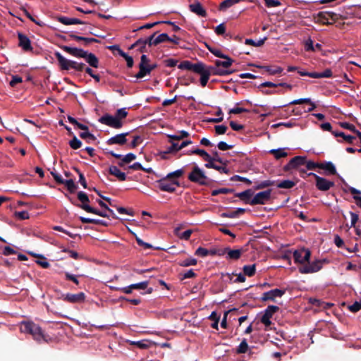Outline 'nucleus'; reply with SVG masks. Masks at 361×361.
Here are the masks:
<instances>
[{
  "instance_id": "42",
  "label": "nucleus",
  "mask_w": 361,
  "mask_h": 361,
  "mask_svg": "<svg viewBox=\"0 0 361 361\" xmlns=\"http://www.w3.org/2000/svg\"><path fill=\"white\" fill-rule=\"evenodd\" d=\"M119 55L125 59L127 63V66L128 68H132L133 66L134 61L132 56L127 54L122 49H119Z\"/></svg>"
},
{
  "instance_id": "26",
  "label": "nucleus",
  "mask_w": 361,
  "mask_h": 361,
  "mask_svg": "<svg viewBox=\"0 0 361 361\" xmlns=\"http://www.w3.org/2000/svg\"><path fill=\"white\" fill-rule=\"evenodd\" d=\"M82 58L85 59L86 62L90 66L93 68L99 67V59L94 54L89 53L88 51H85V54H84V56Z\"/></svg>"
},
{
  "instance_id": "7",
  "label": "nucleus",
  "mask_w": 361,
  "mask_h": 361,
  "mask_svg": "<svg viewBox=\"0 0 361 361\" xmlns=\"http://www.w3.org/2000/svg\"><path fill=\"white\" fill-rule=\"evenodd\" d=\"M311 257V251L305 247L296 250L293 252V259L295 263L304 265L305 263L309 262Z\"/></svg>"
},
{
  "instance_id": "39",
  "label": "nucleus",
  "mask_w": 361,
  "mask_h": 361,
  "mask_svg": "<svg viewBox=\"0 0 361 361\" xmlns=\"http://www.w3.org/2000/svg\"><path fill=\"white\" fill-rule=\"evenodd\" d=\"M295 185V183L290 180H283L276 184L279 188L290 189Z\"/></svg>"
},
{
  "instance_id": "3",
  "label": "nucleus",
  "mask_w": 361,
  "mask_h": 361,
  "mask_svg": "<svg viewBox=\"0 0 361 361\" xmlns=\"http://www.w3.org/2000/svg\"><path fill=\"white\" fill-rule=\"evenodd\" d=\"M188 178L190 182L203 186H209L213 182L212 179L205 175L204 171L197 165L192 167L191 172L188 176Z\"/></svg>"
},
{
  "instance_id": "24",
  "label": "nucleus",
  "mask_w": 361,
  "mask_h": 361,
  "mask_svg": "<svg viewBox=\"0 0 361 361\" xmlns=\"http://www.w3.org/2000/svg\"><path fill=\"white\" fill-rule=\"evenodd\" d=\"M193 72L200 74L201 77H210L209 67L202 62H197L195 63Z\"/></svg>"
},
{
  "instance_id": "64",
  "label": "nucleus",
  "mask_w": 361,
  "mask_h": 361,
  "mask_svg": "<svg viewBox=\"0 0 361 361\" xmlns=\"http://www.w3.org/2000/svg\"><path fill=\"white\" fill-rule=\"evenodd\" d=\"M214 31H215L216 34L218 35H224L225 32H226V25H225V24L224 23L219 24V25H217L215 27Z\"/></svg>"
},
{
  "instance_id": "49",
  "label": "nucleus",
  "mask_w": 361,
  "mask_h": 361,
  "mask_svg": "<svg viewBox=\"0 0 361 361\" xmlns=\"http://www.w3.org/2000/svg\"><path fill=\"white\" fill-rule=\"evenodd\" d=\"M128 111H126V108H121L118 109L115 113V116L119 120L121 121L126 118L128 116Z\"/></svg>"
},
{
  "instance_id": "34",
  "label": "nucleus",
  "mask_w": 361,
  "mask_h": 361,
  "mask_svg": "<svg viewBox=\"0 0 361 361\" xmlns=\"http://www.w3.org/2000/svg\"><path fill=\"white\" fill-rule=\"evenodd\" d=\"M61 184L65 185L71 193H74L78 188V185L75 183L73 179L64 180L63 178V183Z\"/></svg>"
},
{
  "instance_id": "41",
  "label": "nucleus",
  "mask_w": 361,
  "mask_h": 361,
  "mask_svg": "<svg viewBox=\"0 0 361 361\" xmlns=\"http://www.w3.org/2000/svg\"><path fill=\"white\" fill-rule=\"evenodd\" d=\"M30 254L32 256H35V257H38V258L40 259L39 260H37L36 262H37V264L41 266L42 268L47 269V268H49L50 267V264L47 261V259L43 255H35V254H32V253H30Z\"/></svg>"
},
{
  "instance_id": "55",
  "label": "nucleus",
  "mask_w": 361,
  "mask_h": 361,
  "mask_svg": "<svg viewBox=\"0 0 361 361\" xmlns=\"http://www.w3.org/2000/svg\"><path fill=\"white\" fill-rule=\"evenodd\" d=\"M231 181H241V182L245 183L247 185H251V183H252V181L250 179H248L245 177L240 176L238 175H235V176H232L231 178Z\"/></svg>"
},
{
  "instance_id": "63",
  "label": "nucleus",
  "mask_w": 361,
  "mask_h": 361,
  "mask_svg": "<svg viewBox=\"0 0 361 361\" xmlns=\"http://www.w3.org/2000/svg\"><path fill=\"white\" fill-rule=\"evenodd\" d=\"M348 309L352 312H357L361 310V300L355 301L353 305L348 307Z\"/></svg>"
},
{
  "instance_id": "51",
  "label": "nucleus",
  "mask_w": 361,
  "mask_h": 361,
  "mask_svg": "<svg viewBox=\"0 0 361 361\" xmlns=\"http://www.w3.org/2000/svg\"><path fill=\"white\" fill-rule=\"evenodd\" d=\"M248 350V344L247 343V341L245 338H244L240 345H238V348L237 349L238 353H245Z\"/></svg>"
},
{
  "instance_id": "10",
  "label": "nucleus",
  "mask_w": 361,
  "mask_h": 361,
  "mask_svg": "<svg viewBox=\"0 0 361 361\" xmlns=\"http://www.w3.org/2000/svg\"><path fill=\"white\" fill-rule=\"evenodd\" d=\"M271 190L269 189L257 193L250 200V205L264 204L271 199Z\"/></svg>"
},
{
  "instance_id": "62",
  "label": "nucleus",
  "mask_w": 361,
  "mask_h": 361,
  "mask_svg": "<svg viewBox=\"0 0 361 361\" xmlns=\"http://www.w3.org/2000/svg\"><path fill=\"white\" fill-rule=\"evenodd\" d=\"M306 168L308 170H314L315 169H319V163L314 162L313 161H306L305 164Z\"/></svg>"
},
{
  "instance_id": "43",
  "label": "nucleus",
  "mask_w": 361,
  "mask_h": 361,
  "mask_svg": "<svg viewBox=\"0 0 361 361\" xmlns=\"http://www.w3.org/2000/svg\"><path fill=\"white\" fill-rule=\"evenodd\" d=\"M195 66V63H192L190 61H183L178 66V68L180 69L192 71L194 70Z\"/></svg>"
},
{
  "instance_id": "14",
  "label": "nucleus",
  "mask_w": 361,
  "mask_h": 361,
  "mask_svg": "<svg viewBox=\"0 0 361 361\" xmlns=\"http://www.w3.org/2000/svg\"><path fill=\"white\" fill-rule=\"evenodd\" d=\"M62 299L70 303H82L85 300V294L82 292L76 294L66 293L62 296Z\"/></svg>"
},
{
  "instance_id": "60",
  "label": "nucleus",
  "mask_w": 361,
  "mask_h": 361,
  "mask_svg": "<svg viewBox=\"0 0 361 361\" xmlns=\"http://www.w3.org/2000/svg\"><path fill=\"white\" fill-rule=\"evenodd\" d=\"M195 255L199 257H204L209 255V250L206 248L200 247L195 250Z\"/></svg>"
},
{
  "instance_id": "57",
  "label": "nucleus",
  "mask_w": 361,
  "mask_h": 361,
  "mask_svg": "<svg viewBox=\"0 0 361 361\" xmlns=\"http://www.w3.org/2000/svg\"><path fill=\"white\" fill-rule=\"evenodd\" d=\"M216 115L218 116V118H210L208 120V121L212 123H220L223 121V112L220 108H219Z\"/></svg>"
},
{
  "instance_id": "23",
  "label": "nucleus",
  "mask_w": 361,
  "mask_h": 361,
  "mask_svg": "<svg viewBox=\"0 0 361 361\" xmlns=\"http://www.w3.org/2000/svg\"><path fill=\"white\" fill-rule=\"evenodd\" d=\"M189 9L191 12L195 13L196 15L205 18L207 16V13L206 10L203 8L202 4L199 1H196L194 4L189 5Z\"/></svg>"
},
{
  "instance_id": "1",
  "label": "nucleus",
  "mask_w": 361,
  "mask_h": 361,
  "mask_svg": "<svg viewBox=\"0 0 361 361\" xmlns=\"http://www.w3.org/2000/svg\"><path fill=\"white\" fill-rule=\"evenodd\" d=\"M78 199L80 201L81 204H76L73 202L72 203L80 207V209L85 210L86 212L97 214L98 216H102V217H109V215L107 214L106 212L100 211L99 209H97L89 205L90 199L87 195L82 191H80L77 194Z\"/></svg>"
},
{
  "instance_id": "32",
  "label": "nucleus",
  "mask_w": 361,
  "mask_h": 361,
  "mask_svg": "<svg viewBox=\"0 0 361 361\" xmlns=\"http://www.w3.org/2000/svg\"><path fill=\"white\" fill-rule=\"evenodd\" d=\"M223 59L225 60L224 61H220V60L215 61V65L217 67L222 66L224 68H227L230 67L232 65V63H233V60L227 55H226V58H223Z\"/></svg>"
},
{
  "instance_id": "28",
  "label": "nucleus",
  "mask_w": 361,
  "mask_h": 361,
  "mask_svg": "<svg viewBox=\"0 0 361 361\" xmlns=\"http://www.w3.org/2000/svg\"><path fill=\"white\" fill-rule=\"evenodd\" d=\"M250 66H255L257 68L264 69L265 71L269 73L270 75H276V74H281L283 71V68L276 66V67H271L268 66H259V65H255V64H250Z\"/></svg>"
},
{
  "instance_id": "52",
  "label": "nucleus",
  "mask_w": 361,
  "mask_h": 361,
  "mask_svg": "<svg viewBox=\"0 0 361 361\" xmlns=\"http://www.w3.org/2000/svg\"><path fill=\"white\" fill-rule=\"evenodd\" d=\"M169 39L171 37L166 33H162L155 38V44L158 45Z\"/></svg>"
},
{
  "instance_id": "19",
  "label": "nucleus",
  "mask_w": 361,
  "mask_h": 361,
  "mask_svg": "<svg viewBox=\"0 0 361 361\" xmlns=\"http://www.w3.org/2000/svg\"><path fill=\"white\" fill-rule=\"evenodd\" d=\"M319 169L324 171V174L327 176L336 175L337 171L335 165L331 161H323L319 163Z\"/></svg>"
},
{
  "instance_id": "36",
  "label": "nucleus",
  "mask_w": 361,
  "mask_h": 361,
  "mask_svg": "<svg viewBox=\"0 0 361 361\" xmlns=\"http://www.w3.org/2000/svg\"><path fill=\"white\" fill-rule=\"evenodd\" d=\"M83 130L84 131L81 132L79 135L82 139L85 140L88 143L96 140V137L89 132V129Z\"/></svg>"
},
{
  "instance_id": "46",
  "label": "nucleus",
  "mask_w": 361,
  "mask_h": 361,
  "mask_svg": "<svg viewBox=\"0 0 361 361\" xmlns=\"http://www.w3.org/2000/svg\"><path fill=\"white\" fill-rule=\"evenodd\" d=\"M68 120L71 124L76 126L80 130H88L87 126L79 123L75 118L71 116H68Z\"/></svg>"
},
{
  "instance_id": "58",
  "label": "nucleus",
  "mask_w": 361,
  "mask_h": 361,
  "mask_svg": "<svg viewBox=\"0 0 361 361\" xmlns=\"http://www.w3.org/2000/svg\"><path fill=\"white\" fill-rule=\"evenodd\" d=\"M207 48H208L209 51L212 54H214L215 56L221 58V59L226 58V55L224 54L220 49H216V48L209 47H207Z\"/></svg>"
},
{
  "instance_id": "47",
  "label": "nucleus",
  "mask_w": 361,
  "mask_h": 361,
  "mask_svg": "<svg viewBox=\"0 0 361 361\" xmlns=\"http://www.w3.org/2000/svg\"><path fill=\"white\" fill-rule=\"evenodd\" d=\"M70 147L73 149H78L82 146V142L73 135V139L69 141Z\"/></svg>"
},
{
  "instance_id": "61",
  "label": "nucleus",
  "mask_w": 361,
  "mask_h": 361,
  "mask_svg": "<svg viewBox=\"0 0 361 361\" xmlns=\"http://www.w3.org/2000/svg\"><path fill=\"white\" fill-rule=\"evenodd\" d=\"M339 124H340L341 127H342L345 129H348V130H350L351 132L354 133L355 134L356 133V131H357V130L355 128V126L353 124H350L349 123L341 122Z\"/></svg>"
},
{
  "instance_id": "45",
  "label": "nucleus",
  "mask_w": 361,
  "mask_h": 361,
  "mask_svg": "<svg viewBox=\"0 0 361 361\" xmlns=\"http://www.w3.org/2000/svg\"><path fill=\"white\" fill-rule=\"evenodd\" d=\"M190 134L185 130H181L178 135H169V137L173 140H180L185 137H188Z\"/></svg>"
},
{
  "instance_id": "6",
  "label": "nucleus",
  "mask_w": 361,
  "mask_h": 361,
  "mask_svg": "<svg viewBox=\"0 0 361 361\" xmlns=\"http://www.w3.org/2000/svg\"><path fill=\"white\" fill-rule=\"evenodd\" d=\"M158 188L164 192H174L177 187L180 186V183L176 179H171L167 176L157 181Z\"/></svg>"
},
{
  "instance_id": "54",
  "label": "nucleus",
  "mask_w": 361,
  "mask_h": 361,
  "mask_svg": "<svg viewBox=\"0 0 361 361\" xmlns=\"http://www.w3.org/2000/svg\"><path fill=\"white\" fill-rule=\"evenodd\" d=\"M212 159L213 161L219 162L220 164H222L223 165H226L227 164L228 161H224L223 159H221L219 156V153H218V152L216 150L212 151Z\"/></svg>"
},
{
  "instance_id": "20",
  "label": "nucleus",
  "mask_w": 361,
  "mask_h": 361,
  "mask_svg": "<svg viewBox=\"0 0 361 361\" xmlns=\"http://www.w3.org/2000/svg\"><path fill=\"white\" fill-rule=\"evenodd\" d=\"M69 37L72 39H74L78 42H82V45L84 47H88L90 44L93 43V42H96V43H98L100 41L96 38H93V37H82V36H79V35H77L74 33H71L69 35Z\"/></svg>"
},
{
  "instance_id": "50",
  "label": "nucleus",
  "mask_w": 361,
  "mask_h": 361,
  "mask_svg": "<svg viewBox=\"0 0 361 361\" xmlns=\"http://www.w3.org/2000/svg\"><path fill=\"white\" fill-rule=\"evenodd\" d=\"M184 170L183 169H178L175 171L171 172L167 174V178L171 179H176L181 177L184 174Z\"/></svg>"
},
{
  "instance_id": "17",
  "label": "nucleus",
  "mask_w": 361,
  "mask_h": 361,
  "mask_svg": "<svg viewBox=\"0 0 361 361\" xmlns=\"http://www.w3.org/2000/svg\"><path fill=\"white\" fill-rule=\"evenodd\" d=\"M18 38L19 40L18 46L20 47L25 51H30L32 50L30 39L25 35L21 32H18Z\"/></svg>"
},
{
  "instance_id": "11",
  "label": "nucleus",
  "mask_w": 361,
  "mask_h": 361,
  "mask_svg": "<svg viewBox=\"0 0 361 361\" xmlns=\"http://www.w3.org/2000/svg\"><path fill=\"white\" fill-rule=\"evenodd\" d=\"M279 310V307L276 305H269L264 310L263 315L262 316L260 321L266 326H269L271 324L270 319L272 317L274 313Z\"/></svg>"
},
{
  "instance_id": "35",
  "label": "nucleus",
  "mask_w": 361,
  "mask_h": 361,
  "mask_svg": "<svg viewBox=\"0 0 361 361\" xmlns=\"http://www.w3.org/2000/svg\"><path fill=\"white\" fill-rule=\"evenodd\" d=\"M269 153L273 154L276 159H280L287 157L288 154L284 149H273L269 151Z\"/></svg>"
},
{
  "instance_id": "56",
  "label": "nucleus",
  "mask_w": 361,
  "mask_h": 361,
  "mask_svg": "<svg viewBox=\"0 0 361 361\" xmlns=\"http://www.w3.org/2000/svg\"><path fill=\"white\" fill-rule=\"evenodd\" d=\"M132 345H135L140 349H147L149 347V341L145 340L133 341L132 342Z\"/></svg>"
},
{
  "instance_id": "37",
  "label": "nucleus",
  "mask_w": 361,
  "mask_h": 361,
  "mask_svg": "<svg viewBox=\"0 0 361 361\" xmlns=\"http://www.w3.org/2000/svg\"><path fill=\"white\" fill-rule=\"evenodd\" d=\"M274 183H275V181H274V180H266L261 181L258 183H256V185L254 186L253 188L255 190H261V189H264V188H268L269 186L274 185Z\"/></svg>"
},
{
  "instance_id": "13",
  "label": "nucleus",
  "mask_w": 361,
  "mask_h": 361,
  "mask_svg": "<svg viewBox=\"0 0 361 361\" xmlns=\"http://www.w3.org/2000/svg\"><path fill=\"white\" fill-rule=\"evenodd\" d=\"M306 157L296 156L292 158L289 162L283 166V171L287 172L291 169H297L300 166L305 165Z\"/></svg>"
},
{
  "instance_id": "38",
  "label": "nucleus",
  "mask_w": 361,
  "mask_h": 361,
  "mask_svg": "<svg viewBox=\"0 0 361 361\" xmlns=\"http://www.w3.org/2000/svg\"><path fill=\"white\" fill-rule=\"evenodd\" d=\"M192 154H197V155L202 157L204 160L209 159V156H210L204 149H198V148L194 149L187 152V154H188V155H190Z\"/></svg>"
},
{
  "instance_id": "2",
  "label": "nucleus",
  "mask_w": 361,
  "mask_h": 361,
  "mask_svg": "<svg viewBox=\"0 0 361 361\" xmlns=\"http://www.w3.org/2000/svg\"><path fill=\"white\" fill-rule=\"evenodd\" d=\"M20 330L23 333L32 335L33 338L38 342L46 341L42 329L32 322H22Z\"/></svg>"
},
{
  "instance_id": "9",
  "label": "nucleus",
  "mask_w": 361,
  "mask_h": 361,
  "mask_svg": "<svg viewBox=\"0 0 361 361\" xmlns=\"http://www.w3.org/2000/svg\"><path fill=\"white\" fill-rule=\"evenodd\" d=\"M99 121L104 125L111 127L115 129H120L123 127V123L119 121L115 116L106 114L101 116Z\"/></svg>"
},
{
  "instance_id": "53",
  "label": "nucleus",
  "mask_w": 361,
  "mask_h": 361,
  "mask_svg": "<svg viewBox=\"0 0 361 361\" xmlns=\"http://www.w3.org/2000/svg\"><path fill=\"white\" fill-rule=\"evenodd\" d=\"M149 284V281H145L137 283H133L130 285V288L133 289H140V290H145L147 288Z\"/></svg>"
},
{
  "instance_id": "33",
  "label": "nucleus",
  "mask_w": 361,
  "mask_h": 361,
  "mask_svg": "<svg viewBox=\"0 0 361 361\" xmlns=\"http://www.w3.org/2000/svg\"><path fill=\"white\" fill-rule=\"evenodd\" d=\"M180 230V227L176 228L175 230H174V233L180 239H183V240H189V238H190L191 234L192 233V230L188 229V230H186L185 231H184L182 233H179Z\"/></svg>"
},
{
  "instance_id": "30",
  "label": "nucleus",
  "mask_w": 361,
  "mask_h": 361,
  "mask_svg": "<svg viewBox=\"0 0 361 361\" xmlns=\"http://www.w3.org/2000/svg\"><path fill=\"white\" fill-rule=\"evenodd\" d=\"M254 192L252 190L247 189L243 192L235 193V197H239L241 200L245 202L246 204H250V198L253 195Z\"/></svg>"
},
{
  "instance_id": "18",
  "label": "nucleus",
  "mask_w": 361,
  "mask_h": 361,
  "mask_svg": "<svg viewBox=\"0 0 361 361\" xmlns=\"http://www.w3.org/2000/svg\"><path fill=\"white\" fill-rule=\"evenodd\" d=\"M157 63L148 64L139 68L138 73L135 75L137 79H142L147 75H150L151 72L157 68Z\"/></svg>"
},
{
  "instance_id": "5",
  "label": "nucleus",
  "mask_w": 361,
  "mask_h": 361,
  "mask_svg": "<svg viewBox=\"0 0 361 361\" xmlns=\"http://www.w3.org/2000/svg\"><path fill=\"white\" fill-rule=\"evenodd\" d=\"M328 262L329 260L326 259H317L312 262H310L309 261V262H306L304 264V265L300 266L298 268V270L300 274H303L315 273L320 271L322 269L324 264Z\"/></svg>"
},
{
  "instance_id": "16",
  "label": "nucleus",
  "mask_w": 361,
  "mask_h": 361,
  "mask_svg": "<svg viewBox=\"0 0 361 361\" xmlns=\"http://www.w3.org/2000/svg\"><path fill=\"white\" fill-rule=\"evenodd\" d=\"M285 293H286V290L278 289V288L273 289L269 291L264 293L262 296L261 300H262V301H267V300L274 301L275 298H277V297L281 298L285 294Z\"/></svg>"
},
{
  "instance_id": "59",
  "label": "nucleus",
  "mask_w": 361,
  "mask_h": 361,
  "mask_svg": "<svg viewBox=\"0 0 361 361\" xmlns=\"http://www.w3.org/2000/svg\"><path fill=\"white\" fill-rule=\"evenodd\" d=\"M15 216L20 220H25L30 218L29 214L27 211L16 212Z\"/></svg>"
},
{
  "instance_id": "25",
  "label": "nucleus",
  "mask_w": 361,
  "mask_h": 361,
  "mask_svg": "<svg viewBox=\"0 0 361 361\" xmlns=\"http://www.w3.org/2000/svg\"><path fill=\"white\" fill-rule=\"evenodd\" d=\"M57 20L59 23H61L63 25H73V24H82V25L86 24L85 22H83L78 18H68L66 16H59L57 18Z\"/></svg>"
},
{
  "instance_id": "48",
  "label": "nucleus",
  "mask_w": 361,
  "mask_h": 361,
  "mask_svg": "<svg viewBox=\"0 0 361 361\" xmlns=\"http://www.w3.org/2000/svg\"><path fill=\"white\" fill-rule=\"evenodd\" d=\"M197 263V261L195 258H187L181 262H179V265L181 267H189V266H194L196 265Z\"/></svg>"
},
{
  "instance_id": "22",
  "label": "nucleus",
  "mask_w": 361,
  "mask_h": 361,
  "mask_svg": "<svg viewBox=\"0 0 361 361\" xmlns=\"http://www.w3.org/2000/svg\"><path fill=\"white\" fill-rule=\"evenodd\" d=\"M61 49L65 52L77 58H82L85 54V50L77 47H71L66 45H63L61 47Z\"/></svg>"
},
{
  "instance_id": "12",
  "label": "nucleus",
  "mask_w": 361,
  "mask_h": 361,
  "mask_svg": "<svg viewBox=\"0 0 361 361\" xmlns=\"http://www.w3.org/2000/svg\"><path fill=\"white\" fill-rule=\"evenodd\" d=\"M316 23H320L323 25H331L332 23L329 22V19L331 18L333 20L337 19V15L333 12H324L320 11L314 17Z\"/></svg>"
},
{
  "instance_id": "21",
  "label": "nucleus",
  "mask_w": 361,
  "mask_h": 361,
  "mask_svg": "<svg viewBox=\"0 0 361 361\" xmlns=\"http://www.w3.org/2000/svg\"><path fill=\"white\" fill-rule=\"evenodd\" d=\"M157 32H154L152 35L149 36L146 39L140 38L135 43H133L130 47V49H134L137 47L140 44L144 43L148 44L149 47L157 46L155 44V35H157Z\"/></svg>"
},
{
  "instance_id": "4",
  "label": "nucleus",
  "mask_w": 361,
  "mask_h": 361,
  "mask_svg": "<svg viewBox=\"0 0 361 361\" xmlns=\"http://www.w3.org/2000/svg\"><path fill=\"white\" fill-rule=\"evenodd\" d=\"M55 56L57 59L59 65L61 70L69 71L71 68L76 71L82 72L85 71L86 65L83 63H78L77 61L68 60L66 59L61 53L56 52Z\"/></svg>"
},
{
  "instance_id": "40",
  "label": "nucleus",
  "mask_w": 361,
  "mask_h": 361,
  "mask_svg": "<svg viewBox=\"0 0 361 361\" xmlns=\"http://www.w3.org/2000/svg\"><path fill=\"white\" fill-rule=\"evenodd\" d=\"M243 273L245 276L251 277L255 274L256 266H255V264L245 265L243 268Z\"/></svg>"
},
{
  "instance_id": "29",
  "label": "nucleus",
  "mask_w": 361,
  "mask_h": 361,
  "mask_svg": "<svg viewBox=\"0 0 361 361\" xmlns=\"http://www.w3.org/2000/svg\"><path fill=\"white\" fill-rule=\"evenodd\" d=\"M208 67H209V72H210V75H230V74L234 73V71H228V70L221 69V68H219V67H217L216 66H209Z\"/></svg>"
},
{
  "instance_id": "8",
  "label": "nucleus",
  "mask_w": 361,
  "mask_h": 361,
  "mask_svg": "<svg viewBox=\"0 0 361 361\" xmlns=\"http://www.w3.org/2000/svg\"><path fill=\"white\" fill-rule=\"evenodd\" d=\"M307 176H312L315 178V185L319 190L327 191L334 186V182L329 180L323 177H320L314 173H309Z\"/></svg>"
},
{
  "instance_id": "15",
  "label": "nucleus",
  "mask_w": 361,
  "mask_h": 361,
  "mask_svg": "<svg viewBox=\"0 0 361 361\" xmlns=\"http://www.w3.org/2000/svg\"><path fill=\"white\" fill-rule=\"evenodd\" d=\"M129 134H130L129 132L117 134L115 136H113V137H110L109 140H107L106 144L109 145H118L121 146L124 145L125 144H126V142L128 141L126 137Z\"/></svg>"
},
{
  "instance_id": "44",
  "label": "nucleus",
  "mask_w": 361,
  "mask_h": 361,
  "mask_svg": "<svg viewBox=\"0 0 361 361\" xmlns=\"http://www.w3.org/2000/svg\"><path fill=\"white\" fill-rule=\"evenodd\" d=\"M267 39V37H264L263 39H261L258 40L257 42L254 41L252 39H246L245 41V44L247 45H252L254 47H261L262 46L265 41Z\"/></svg>"
},
{
  "instance_id": "31",
  "label": "nucleus",
  "mask_w": 361,
  "mask_h": 361,
  "mask_svg": "<svg viewBox=\"0 0 361 361\" xmlns=\"http://www.w3.org/2000/svg\"><path fill=\"white\" fill-rule=\"evenodd\" d=\"M243 252L242 249L231 250L230 247H228L227 258L234 260L238 259Z\"/></svg>"
},
{
  "instance_id": "27",
  "label": "nucleus",
  "mask_w": 361,
  "mask_h": 361,
  "mask_svg": "<svg viewBox=\"0 0 361 361\" xmlns=\"http://www.w3.org/2000/svg\"><path fill=\"white\" fill-rule=\"evenodd\" d=\"M109 173L116 176L119 180L124 181L126 180V175L124 172H122L117 166H111L109 168Z\"/></svg>"
}]
</instances>
